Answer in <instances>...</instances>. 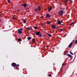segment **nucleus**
Instances as JSON below:
<instances>
[{"mask_svg":"<svg viewBox=\"0 0 77 77\" xmlns=\"http://www.w3.org/2000/svg\"><path fill=\"white\" fill-rule=\"evenodd\" d=\"M27 5L26 4H23L22 5V6H23L24 8H26Z\"/></svg>","mask_w":77,"mask_h":77,"instance_id":"nucleus-9","label":"nucleus"},{"mask_svg":"<svg viewBox=\"0 0 77 77\" xmlns=\"http://www.w3.org/2000/svg\"><path fill=\"white\" fill-rule=\"evenodd\" d=\"M52 9V8L51 7H50V8H48V12H49V11H50Z\"/></svg>","mask_w":77,"mask_h":77,"instance_id":"nucleus-12","label":"nucleus"},{"mask_svg":"<svg viewBox=\"0 0 77 77\" xmlns=\"http://www.w3.org/2000/svg\"><path fill=\"white\" fill-rule=\"evenodd\" d=\"M17 11V12H20V10H18Z\"/></svg>","mask_w":77,"mask_h":77,"instance_id":"nucleus-31","label":"nucleus"},{"mask_svg":"<svg viewBox=\"0 0 77 77\" xmlns=\"http://www.w3.org/2000/svg\"><path fill=\"white\" fill-rule=\"evenodd\" d=\"M22 30H23V29L22 28H20L18 30V33H22Z\"/></svg>","mask_w":77,"mask_h":77,"instance_id":"nucleus-3","label":"nucleus"},{"mask_svg":"<svg viewBox=\"0 0 77 77\" xmlns=\"http://www.w3.org/2000/svg\"><path fill=\"white\" fill-rule=\"evenodd\" d=\"M62 23V21H59L57 23L59 25H60V24H61V23Z\"/></svg>","mask_w":77,"mask_h":77,"instance_id":"nucleus-10","label":"nucleus"},{"mask_svg":"<svg viewBox=\"0 0 77 77\" xmlns=\"http://www.w3.org/2000/svg\"><path fill=\"white\" fill-rule=\"evenodd\" d=\"M46 18H49V17H50V15L48 14H47L46 15Z\"/></svg>","mask_w":77,"mask_h":77,"instance_id":"nucleus-7","label":"nucleus"},{"mask_svg":"<svg viewBox=\"0 0 77 77\" xmlns=\"http://www.w3.org/2000/svg\"><path fill=\"white\" fill-rule=\"evenodd\" d=\"M23 22L24 23H26V20L25 19H24L23 20Z\"/></svg>","mask_w":77,"mask_h":77,"instance_id":"nucleus-16","label":"nucleus"},{"mask_svg":"<svg viewBox=\"0 0 77 77\" xmlns=\"http://www.w3.org/2000/svg\"><path fill=\"white\" fill-rule=\"evenodd\" d=\"M19 66H20V65H19V64H17H17L16 65V66L15 67H19Z\"/></svg>","mask_w":77,"mask_h":77,"instance_id":"nucleus-20","label":"nucleus"},{"mask_svg":"<svg viewBox=\"0 0 77 77\" xmlns=\"http://www.w3.org/2000/svg\"><path fill=\"white\" fill-rule=\"evenodd\" d=\"M34 28L35 29H37V27L36 26H34Z\"/></svg>","mask_w":77,"mask_h":77,"instance_id":"nucleus-24","label":"nucleus"},{"mask_svg":"<svg viewBox=\"0 0 77 77\" xmlns=\"http://www.w3.org/2000/svg\"><path fill=\"white\" fill-rule=\"evenodd\" d=\"M60 30L61 32H62V31H63V30H65V29H60Z\"/></svg>","mask_w":77,"mask_h":77,"instance_id":"nucleus-18","label":"nucleus"},{"mask_svg":"<svg viewBox=\"0 0 77 77\" xmlns=\"http://www.w3.org/2000/svg\"><path fill=\"white\" fill-rule=\"evenodd\" d=\"M41 9V7H40V6H38V8H35V11L36 12H37L38 11H40Z\"/></svg>","mask_w":77,"mask_h":77,"instance_id":"nucleus-1","label":"nucleus"},{"mask_svg":"<svg viewBox=\"0 0 77 77\" xmlns=\"http://www.w3.org/2000/svg\"><path fill=\"white\" fill-rule=\"evenodd\" d=\"M36 35H37V36H38L39 37H41V34L38 31L36 32Z\"/></svg>","mask_w":77,"mask_h":77,"instance_id":"nucleus-2","label":"nucleus"},{"mask_svg":"<svg viewBox=\"0 0 77 77\" xmlns=\"http://www.w3.org/2000/svg\"><path fill=\"white\" fill-rule=\"evenodd\" d=\"M51 23V22L50 21H48L47 22V24H50Z\"/></svg>","mask_w":77,"mask_h":77,"instance_id":"nucleus-15","label":"nucleus"},{"mask_svg":"<svg viewBox=\"0 0 77 77\" xmlns=\"http://www.w3.org/2000/svg\"><path fill=\"white\" fill-rule=\"evenodd\" d=\"M16 64L14 63H12L11 64L12 66L14 67V69H15V66H16Z\"/></svg>","mask_w":77,"mask_h":77,"instance_id":"nucleus-5","label":"nucleus"},{"mask_svg":"<svg viewBox=\"0 0 77 77\" xmlns=\"http://www.w3.org/2000/svg\"><path fill=\"white\" fill-rule=\"evenodd\" d=\"M70 53L71 54H72V55H73V53L71 51H70Z\"/></svg>","mask_w":77,"mask_h":77,"instance_id":"nucleus-23","label":"nucleus"},{"mask_svg":"<svg viewBox=\"0 0 77 77\" xmlns=\"http://www.w3.org/2000/svg\"><path fill=\"white\" fill-rule=\"evenodd\" d=\"M46 47H48V45H46Z\"/></svg>","mask_w":77,"mask_h":77,"instance_id":"nucleus-30","label":"nucleus"},{"mask_svg":"<svg viewBox=\"0 0 77 77\" xmlns=\"http://www.w3.org/2000/svg\"><path fill=\"white\" fill-rule=\"evenodd\" d=\"M18 41H21V38H18Z\"/></svg>","mask_w":77,"mask_h":77,"instance_id":"nucleus-21","label":"nucleus"},{"mask_svg":"<svg viewBox=\"0 0 77 77\" xmlns=\"http://www.w3.org/2000/svg\"><path fill=\"white\" fill-rule=\"evenodd\" d=\"M73 44V42H71L70 44L68 46V47L69 48H70L71 47V45H72V44Z\"/></svg>","mask_w":77,"mask_h":77,"instance_id":"nucleus-6","label":"nucleus"},{"mask_svg":"<svg viewBox=\"0 0 77 77\" xmlns=\"http://www.w3.org/2000/svg\"><path fill=\"white\" fill-rule=\"evenodd\" d=\"M0 17H1V15H0Z\"/></svg>","mask_w":77,"mask_h":77,"instance_id":"nucleus-32","label":"nucleus"},{"mask_svg":"<svg viewBox=\"0 0 77 77\" xmlns=\"http://www.w3.org/2000/svg\"><path fill=\"white\" fill-rule=\"evenodd\" d=\"M67 56H68L69 57H70V58H71V57H72V55H70L69 54H67Z\"/></svg>","mask_w":77,"mask_h":77,"instance_id":"nucleus-13","label":"nucleus"},{"mask_svg":"<svg viewBox=\"0 0 77 77\" xmlns=\"http://www.w3.org/2000/svg\"><path fill=\"white\" fill-rule=\"evenodd\" d=\"M27 29H28V30H31V28L28 27H27Z\"/></svg>","mask_w":77,"mask_h":77,"instance_id":"nucleus-17","label":"nucleus"},{"mask_svg":"<svg viewBox=\"0 0 77 77\" xmlns=\"http://www.w3.org/2000/svg\"><path fill=\"white\" fill-rule=\"evenodd\" d=\"M32 42H33V43H35V41L34 39L32 40Z\"/></svg>","mask_w":77,"mask_h":77,"instance_id":"nucleus-22","label":"nucleus"},{"mask_svg":"<svg viewBox=\"0 0 77 77\" xmlns=\"http://www.w3.org/2000/svg\"><path fill=\"white\" fill-rule=\"evenodd\" d=\"M75 43L76 44H77V40H76L75 41Z\"/></svg>","mask_w":77,"mask_h":77,"instance_id":"nucleus-26","label":"nucleus"},{"mask_svg":"<svg viewBox=\"0 0 77 77\" xmlns=\"http://www.w3.org/2000/svg\"><path fill=\"white\" fill-rule=\"evenodd\" d=\"M68 1H70L71 2H72V1L71 0H66L64 2L65 3V5H66V3L68 2Z\"/></svg>","mask_w":77,"mask_h":77,"instance_id":"nucleus-8","label":"nucleus"},{"mask_svg":"<svg viewBox=\"0 0 77 77\" xmlns=\"http://www.w3.org/2000/svg\"><path fill=\"white\" fill-rule=\"evenodd\" d=\"M63 9H65V8H63Z\"/></svg>","mask_w":77,"mask_h":77,"instance_id":"nucleus-34","label":"nucleus"},{"mask_svg":"<svg viewBox=\"0 0 77 77\" xmlns=\"http://www.w3.org/2000/svg\"><path fill=\"white\" fill-rule=\"evenodd\" d=\"M49 76H50V77H51V74H49Z\"/></svg>","mask_w":77,"mask_h":77,"instance_id":"nucleus-29","label":"nucleus"},{"mask_svg":"<svg viewBox=\"0 0 77 77\" xmlns=\"http://www.w3.org/2000/svg\"><path fill=\"white\" fill-rule=\"evenodd\" d=\"M73 24V23H71L69 24L70 26H72Z\"/></svg>","mask_w":77,"mask_h":77,"instance_id":"nucleus-25","label":"nucleus"},{"mask_svg":"<svg viewBox=\"0 0 77 77\" xmlns=\"http://www.w3.org/2000/svg\"><path fill=\"white\" fill-rule=\"evenodd\" d=\"M1 21V19H0V21Z\"/></svg>","mask_w":77,"mask_h":77,"instance_id":"nucleus-33","label":"nucleus"},{"mask_svg":"<svg viewBox=\"0 0 77 77\" xmlns=\"http://www.w3.org/2000/svg\"><path fill=\"white\" fill-rule=\"evenodd\" d=\"M64 12V11H63L62 10L61 11L59 12V14L60 15H63Z\"/></svg>","mask_w":77,"mask_h":77,"instance_id":"nucleus-4","label":"nucleus"},{"mask_svg":"<svg viewBox=\"0 0 77 77\" xmlns=\"http://www.w3.org/2000/svg\"><path fill=\"white\" fill-rule=\"evenodd\" d=\"M27 39L28 40H30V39H31V37H29Z\"/></svg>","mask_w":77,"mask_h":77,"instance_id":"nucleus-19","label":"nucleus"},{"mask_svg":"<svg viewBox=\"0 0 77 77\" xmlns=\"http://www.w3.org/2000/svg\"><path fill=\"white\" fill-rule=\"evenodd\" d=\"M8 2L9 3H10V0H8Z\"/></svg>","mask_w":77,"mask_h":77,"instance_id":"nucleus-27","label":"nucleus"},{"mask_svg":"<svg viewBox=\"0 0 77 77\" xmlns=\"http://www.w3.org/2000/svg\"><path fill=\"white\" fill-rule=\"evenodd\" d=\"M52 28L54 29H56V26H54V25H53L51 26Z\"/></svg>","mask_w":77,"mask_h":77,"instance_id":"nucleus-11","label":"nucleus"},{"mask_svg":"<svg viewBox=\"0 0 77 77\" xmlns=\"http://www.w3.org/2000/svg\"><path fill=\"white\" fill-rule=\"evenodd\" d=\"M64 65H65V64H64V63H63L62 66H64Z\"/></svg>","mask_w":77,"mask_h":77,"instance_id":"nucleus-28","label":"nucleus"},{"mask_svg":"<svg viewBox=\"0 0 77 77\" xmlns=\"http://www.w3.org/2000/svg\"><path fill=\"white\" fill-rule=\"evenodd\" d=\"M47 35L48 36H49V37H51L52 36V35L50 34H47Z\"/></svg>","mask_w":77,"mask_h":77,"instance_id":"nucleus-14","label":"nucleus"}]
</instances>
